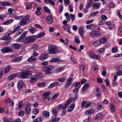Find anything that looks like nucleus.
I'll return each instance as SVG.
<instances>
[{
	"mask_svg": "<svg viewBox=\"0 0 122 122\" xmlns=\"http://www.w3.org/2000/svg\"><path fill=\"white\" fill-rule=\"evenodd\" d=\"M32 72L29 70H22L17 74L18 77L22 78L24 79H27L29 78L28 76L31 75Z\"/></svg>",
	"mask_w": 122,
	"mask_h": 122,
	"instance_id": "f257e3e1",
	"label": "nucleus"
},
{
	"mask_svg": "<svg viewBox=\"0 0 122 122\" xmlns=\"http://www.w3.org/2000/svg\"><path fill=\"white\" fill-rule=\"evenodd\" d=\"M48 52L50 54H55L58 53L59 51L57 49L56 46L54 45H50L48 46Z\"/></svg>",
	"mask_w": 122,
	"mask_h": 122,
	"instance_id": "f03ea898",
	"label": "nucleus"
},
{
	"mask_svg": "<svg viewBox=\"0 0 122 122\" xmlns=\"http://www.w3.org/2000/svg\"><path fill=\"white\" fill-rule=\"evenodd\" d=\"M54 68L53 66L52 65H48L44 66L42 69V70L46 71L44 73L45 74H50L52 72V70Z\"/></svg>",
	"mask_w": 122,
	"mask_h": 122,
	"instance_id": "7ed1b4c3",
	"label": "nucleus"
},
{
	"mask_svg": "<svg viewBox=\"0 0 122 122\" xmlns=\"http://www.w3.org/2000/svg\"><path fill=\"white\" fill-rule=\"evenodd\" d=\"M35 36H30L26 37L25 42L26 44L30 43L34 41L36 39Z\"/></svg>",
	"mask_w": 122,
	"mask_h": 122,
	"instance_id": "20e7f679",
	"label": "nucleus"
},
{
	"mask_svg": "<svg viewBox=\"0 0 122 122\" xmlns=\"http://www.w3.org/2000/svg\"><path fill=\"white\" fill-rule=\"evenodd\" d=\"M29 18V16L27 15L24 17L22 20L20 21V25H24L28 24L30 22Z\"/></svg>",
	"mask_w": 122,
	"mask_h": 122,
	"instance_id": "39448f33",
	"label": "nucleus"
},
{
	"mask_svg": "<svg viewBox=\"0 0 122 122\" xmlns=\"http://www.w3.org/2000/svg\"><path fill=\"white\" fill-rule=\"evenodd\" d=\"M100 34L101 33L99 31L94 30L91 32L90 33V34L92 37L95 38L99 36L100 35Z\"/></svg>",
	"mask_w": 122,
	"mask_h": 122,
	"instance_id": "423d86ee",
	"label": "nucleus"
},
{
	"mask_svg": "<svg viewBox=\"0 0 122 122\" xmlns=\"http://www.w3.org/2000/svg\"><path fill=\"white\" fill-rule=\"evenodd\" d=\"M13 49L11 48L6 47L1 49V50L3 53H5L11 52L13 51Z\"/></svg>",
	"mask_w": 122,
	"mask_h": 122,
	"instance_id": "0eeeda50",
	"label": "nucleus"
},
{
	"mask_svg": "<svg viewBox=\"0 0 122 122\" xmlns=\"http://www.w3.org/2000/svg\"><path fill=\"white\" fill-rule=\"evenodd\" d=\"M48 54L47 53L43 54L39 56V59L41 61L44 60L48 57Z\"/></svg>",
	"mask_w": 122,
	"mask_h": 122,
	"instance_id": "6e6552de",
	"label": "nucleus"
},
{
	"mask_svg": "<svg viewBox=\"0 0 122 122\" xmlns=\"http://www.w3.org/2000/svg\"><path fill=\"white\" fill-rule=\"evenodd\" d=\"M10 35V33H9L7 34H5L4 36L1 38V39L2 40H8L10 39L11 37L9 36Z\"/></svg>",
	"mask_w": 122,
	"mask_h": 122,
	"instance_id": "1a4fd4ad",
	"label": "nucleus"
},
{
	"mask_svg": "<svg viewBox=\"0 0 122 122\" xmlns=\"http://www.w3.org/2000/svg\"><path fill=\"white\" fill-rule=\"evenodd\" d=\"M91 104L90 102H87V101H83L82 102L81 107H85V108H88L90 106Z\"/></svg>",
	"mask_w": 122,
	"mask_h": 122,
	"instance_id": "9d476101",
	"label": "nucleus"
},
{
	"mask_svg": "<svg viewBox=\"0 0 122 122\" xmlns=\"http://www.w3.org/2000/svg\"><path fill=\"white\" fill-rule=\"evenodd\" d=\"M24 85L23 81L22 80L19 81L18 84V87L19 89H21L23 88Z\"/></svg>",
	"mask_w": 122,
	"mask_h": 122,
	"instance_id": "9b49d317",
	"label": "nucleus"
},
{
	"mask_svg": "<svg viewBox=\"0 0 122 122\" xmlns=\"http://www.w3.org/2000/svg\"><path fill=\"white\" fill-rule=\"evenodd\" d=\"M22 58V56L18 57L12 59V61L13 62H17L20 61Z\"/></svg>",
	"mask_w": 122,
	"mask_h": 122,
	"instance_id": "f8f14e48",
	"label": "nucleus"
},
{
	"mask_svg": "<svg viewBox=\"0 0 122 122\" xmlns=\"http://www.w3.org/2000/svg\"><path fill=\"white\" fill-rule=\"evenodd\" d=\"M31 110V109L30 106H28L26 107L25 108V113L26 115L29 114Z\"/></svg>",
	"mask_w": 122,
	"mask_h": 122,
	"instance_id": "ddd939ff",
	"label": "nucleus"
},
{
	"mask_svg": "<svg viewBox=\"0 0 122 122\" xmlns=\"http://www.w3.org/2000/svg\"><path fill=\"white\" fill-rule=\"evenodd\" d=\"M94 110L92 109H90L86 111L85 112V114L86 115L92 114L94 112Z\"/></svg>",
	"mask_w": 122,
	"mask_h": 122,
	"instance_id": "4468645a",
	"label": "nucleus"
},
{
	"mask_svg": "<svg viewBox=\"0 0 122 122\" xmlns=\"http://www.w3.org/2000/svg\"><path fill=\"white\" fill-rule=\"evenodd\" d=\"M53 20L52 17L50 15H49L46 18V21L48 23H51Z\"/></svg>",
	"mask_w": 122,
	"mask_h": 122,
	"instance_id": "2eb2a0df",
	"label": "nucleus"
},
{
	"mask_svg": "<svg viewBox=\"0 0 122 122\" xmlns=\"http://www.w3.org/2000/svg\"><path fill=\"white\" fill-rule=\"evenodd\" d=\"M50 112L47 111H43L42 113V115L45 117H48L50 116Z\"/></svg>",
	"mask_w": 122,
	"mask_h": 122,
	"instance_id": "dca6fc26",
	"label": "nucleus"
},
{
	"mask_svg": "<svg viewBox=\"0 0 122 122\" xmlns=\"http://www.w3.org/2000/svg\"><path fill=\"white\" fill-rule=\"evenodd\" d=\"M11 46L15 49H18L20 47V46L17 44L14 43L11 45Z\"/></svg>",
	"mask_w": 122,
	"mask_h": 122,
	"instance_id": "f3484780",
	"label": "nucleus"
},
{
	"mask_svg": "<svg viewBox=\"0 0 122 122\" xmlns=\"http://www.w3.org/2000/svg\"><path fill=\"white\" fill-rule=\"evenodd\" d=\"M34 5L35 4L33 2L28 3L26 5V7L25 8L27 10H29L32 8V5Z\"/></svg>",
	"mask_w": 122,
	"mask_h": 122,
	"instance_id": "a211bd4d",
	"label": "nucleus"
},
{
	"mask_svg": "<svg viewBox=\"0 0 122 122\" xmlns=\"http://www.w3.org/2000/svg\"><path fill=\"white\" fill-rule=\"evenodd\" d=\"M61 60L59 58H53L50 60V62H58L61 61Z\"/></svg>",
	"mask_w": 122,
	"mask_h": 122,
	"instance_id": "6ab92c4d",
	"label": "nucleus"
},
{
	"mask_svg": "<svg viewBox=\"0 0 122 122\" xmlns=\"http://www.w3.org/2000/svg\"><path fill=\"white\" fill-rule=\"evenodd\" d=\"M58 108L59 110H60L61 109H65L67 107H68L65 104L64 105H63L62 104H60L58 106Z\"/></svg>",
	"mask_w": 122,
	"mask_h": 122,
	"instance_id": "aec40b11",
	"label": "nucleus"
},
{
	"mask_svg": "<svg viewBox=\"0 0 122 122\" xmlns=\"http://www.w3.org/2000/svg\"><path fill=\"white\" fill-rule=\"evenodd\" d=\"M13 21V20L12 19L9 20L7 21L4 22L3 24V25H9L11 24Z\"/></svg>",
	"mask_w": 122,
	"mask_h": 122,
	"instance_id": "412c9836",
	"label": "nucleus"
},
{
	"mask_svg": "<svg viewBox=\"0 0 122 122\" xmlns=\"http://www.w3.org/2000/svg\"><path fill=\"white\" fill-rule=\"evenodd\" d=\"M51 92L49 91L46 92L42 94V95L44 97H47L51 94Z\"/></svg>",
	"mask_w": 122,
	"mask_h": 122,
	"instance_id": "4be33fe9",
	"label": "nucleus"
},
{
	"mask_svg": "<svg viewBox=\"0 0 122 122\" xmlns=\"http://www.w3.org/2000/svg\"><path fill=\"white\" fill-rule=\"evenodd\" d=\"M11 68V66L10 65L6 66L5 68L4 73H6L9 71L10 70Z\"/></svg>",
	"mask_w": 122,
	"mask_h": 122,
	"instance_id": "5701e85b",
	"label": "nucleus"
},
{
	"mask_svg": "<svg viewBox=\"0 0 122 122\" xmlns=\"http://www.w3.org/2000/svg\"><path fill=\"white\" fill-rule=\"evenodd\" d=\"M90 84L89 83H86L83 86L82 90L83 91H85L89 88L90 86Z\"/></svg>",
	"mask_w": 122,
	"mask_h": 122,
	"instance_id": "b1692460",
	"label": "nucleus"
},
{
	"mask_svg": "<svg viewBox=\"0 0 122 122\" xmlns=\"http://www.w3.org/2000/svg\"><path fill=\"white\" fill-rule=\"evenodd\" d=\"M45 34L44 32H41L38 34L36 36V38H41L45 35Z\"/></svg>",
	"mask_w": 122,
	"mask_h": 122,
	"instance_id": "393cba45",
	"label": "nucleus"
},
{
	"mask_svg": "<svg viewBox=\"0 0 122 122\" xmlns=\"http://www.w3.org/2000/svg\"><path fill=\"white\" fill-rule=\"evenodd\" d=\"M43 119V118L42 117H38L32 122H41Z\"/></svg>",
	"mask_w": 122,
	"mask_h": 122,
	"instance_id": "a878e982",
	"label": "nucleus"
},
{
	"mask_svg": "<svg viewBox=\"0 0 122 122\" xmlns=\"http://www.w3.org/2000/svg\"><path fill=\"white\" fill-rule=\"evenodd\" d=\"M59 83L58 81H56L51 83L49 86V88H51L57 85Z\"/></svg>",
	"mask_w": 122,
	"mask_h": 122,
	"instance_id": "bb28decb",
	"label": "nucleus"
},
{
	"mask_svg": "<svg viewBox=\"0 0 122 122\" xmlns=\"http://www.w3.org/2000/svg\"><path fill=\"white\" fill-rule=\"evenodd\" d=\"M73 99L72 98H69L65 104L67 106V107L68 106L71 104L72 102V101Z\"/></svg>",
	"mask_w": 122,
	"mask_h": 122,
	"instance_id": "cd10ccee",
	"label": "nucleus"
},
{
	"mask_svg": "<svg viewBox=\"0 0 122 122\" xmlns=\"http://www.w3.org/2000/svg\"><path fill=\"white\" fill-rule=\"evenodd\" d=\"M10 5V3L7 2H0V5L4 6H8Z\"/></svg>",
	"mask_w": 122,
	"mask_h": 122,
	"instance_id": "c85d7f7f",
	"label": "nucleus"
},
{
	"mask_svg": "<svg viewBox=\"0 0 122 122\" xmlns=\"http://www.w3.org/2000/svg\"><path fill=\"white\" fill-rule=\"evenodd\" d=\"M36 58L34 56H32L27 59V61L28 62H32L35 61L36 60Z\"/></svg>",
	"mask_w": 122,
	"mask_h": 122,
	"instance_id": "c756f323",
	"label": "nucleus"
},
{
	"mask_svg": "<svg viewBox=\"0 0 122 122\" xmlns=\"http://www.w3.org/2000/svg\"><path fill=\"white\" fill-rule=\"evenodd\" d=\"M100 6V4L98 3H94L92 5L93 7L95 8H98Z\"/></svg>",
	"mask_w": 122,
	"mask_h": 122,
	"instance_id": "7c9ffc66",
	"label": "nucleus"
},
{
	"mask_svg": "<svg viewBox=\"0 0 122 122\" xmlns=\"http://www.w3.org/2000/svg\"><path fill=\"white\" fill-rule=\"evenodd\" d=\"M107 41V39L105 37H102L100 40V42L101 43L104 44L106 43Z\"/></svg>",
	"mask_w": 122,
	"mask_h": 122,
	"instance_id": "2f4dec72",
	"label": "nucleus"
},
{
	"mask_svg": "<svg viewBox=\"0 0 122 122\" xmlns=\"http://www.w3.org/2000/svg\"><path fill=\"white\" fill-rule=\"evenodd\" d=\"M110 108L111 111L112 112H114L115 111V108L114 106L112 103H111L110 105Z\"/></svg>",
	"mask_w": 122,
	"mask_h": 122,
	"instance_id": "473e14b6",
	"label": "nucleus"
},
{
	"mask_svg": "<svg viewBox=\"0 0 122 122\" xmlns=\"http://www.w3.org/2000/svg\"><path fill=\"white\" fill-rule=\"evenodd\" d=\"M96 95L97 97H100L101 96L99 89L98 88H97L96 90Z\"/></svg>",
	"mask_w": 122,
	"mask_h": 122,
	"instance_id": "72a5a7b5",
	"label": "nucleus"
},
{
	"mask_svg": "<svg viewBox=\"0 0 122 122\" xmlns=\"http://www.w3.org/2000/svg\"><path fill=\"white\" fill-rule=\"evenodd\" d=\"M103 104L102 103L100 104V103H99L98 104L97 108L99 110H101L103 109L104 107L102 106Z\"/></svg>",
	"mask_w": 122,
	"mask_h": 122,
	"instance_id": "f704fd0d",
	"label": "nucleus"
},
{
	"mask_svg": "<svg viewBox=\"0 0 122 122\" xmlns=\"http://www.w3.org/2000/svg\"><path fill=\"white\" fill-rule=\"evenodd\" d=\"M99 11H97L93 12L90 15L89 17H91L92 16L94 17L97 15L99 13Z\"/></svg>",
	"mask_w": 122,
	"mask_h": 122,
	"instance_id": "c9c22d12",
	"label": "nucleus"
},
{
	"mask_svg": "<svg viewBox=\"0 0 122 122\" xmlns=\"http://www.w3.org/2000/svg\"><path fill=\"white\" fill-rule=\"evenodd\" d=\"M28 30L29 31L32 33H34L36 31L35 29L31 26H30L29 27Z\"/></svg>",
	"mask_w": 122,
	"mask_h": 122,
	"instance_id": "e433bc0d",
	"label": "nucleus"
},
{
	"mask_svg": "<svg viewBox=\"0 0 122 122\" xmlns=\"http://www.w3.org/2000/svg\"><path fill=\"white\" fill-rule=\"evenodd\" d=\"M102 117V114L101 113H99L97 115L96 117V119L99 120Z\"/></svg>",
	"mask_w": 122,
	"mask_h": 122,
	"instance_id": "4c0bfd02",
	"label": "nucleus"
},
{
	"mask_svg": "<svg viewBox=\"0 0 122 122\" xmlns=\"http://www.w3.org/2000/svg\"><path fill=\"white\" fill-rule=\"evenodd\" d=\"M41 9V8L40 7H37L36 8V11L35 12V13L37 15H40L41 14L40 12V10Z\"/></svg>",
	"mask_w": 122,
	"mask_h": 122,
	"instance_id": "58836bf2",
	"label": "nucleus"
},
{
	"mask_svg": "<svg viewBox=\"0 0 122 122\" xmlns=\"http://www.w3.org/2000/svg\"><path fill=\"white\" fill-rule=\"evenodd\" d=\"M63 28L65 29L69 33H71V32L69 31L70 28L69 26L67 25H64L63 26Z\"/></svg>",
	"mask_w": 122,
	"mask_h": 122,
	"instance_id": "ea45409f",
	"label": "nucleus"
},
{
	"mask_svg": "<svg viewBox=\"0 0 122 122\" xmlns=\"http://www.w3.org/2000/svg\"><path fill=\"white\" fill-rule=\"evenodd\" d=\"M16 75L15 74H13L9 76L8 77V79L9 80H12L15 77Z\"/></svg>",
	"mask_w": 122,
	"mask_h": 122,
	"instance_id": "a19ab883",
	"label": "nucleus"
},
{
	"mask_svg": "<svg viewBox=\"0 0 122 122\" xmlns=\"http://www.w3.org/2000/svg\"><path fill=\"white\" fill-rule=\"evenodd\" d=\"M71 60L72 62L73 63H76L77 62L76 60L73 55H72L71 56Z\"/></svg>",
	"mask_w": 122,
	"mask_h": 122,
	"instance_id": "79ce46f5",
	"label": "nucleus"
},
{
	"mask_svg": "<svg viewBox=\"0 0 122 122\" xmlns=\"http://www.w3.org/2000/svg\"><path fill=\"white\" fill-rule=\"evenodd\" d=\"M37 80V78L34 77H32L30 78V82L31 83H33L35 82Z\"/></svg>",
	"mask_w": 122,
	"mask_h": 122,
	"instance_id": "37998d69",
	"label": "nucleus"
},
{
	"mask_svg": "<svg viewBox=\"0 0 122 122\" xmlns=\"http://www.w3.org/2000/svg\"><path fill=\"white\" fill-rule=\"evenodd\" d=\"M39 112V110L37 108H35L33 109L32 113L35 114H37Z\"/></svg>",
	"mask_w": 122,
	"mask_h": 122,
	"instance_id": "c03bdc74",
	"label": "nucleus"
},
{
	"mask_svg": "<svg viewBox=\"0 0 122 122\" xmlns=\"http://www.w3.org/2000/svg\"><path fill=\"white\" fill-rule=\"evenodd\" d=\"M72 81V78H69L66 81V83L71 85Z\"/></svg>",
	"mask_w": 122,
	"mask_h": 122,
	"instance_id": "a18cd8bd",
	"label": "nucleus"
},
{
	"mask_svg": "<svg viewBox=\"0 0 122 122\" xmlns=\"http://www.w3.org/2000/svg\"><path fill=\"white\" fill-rule=\"evenodd\" d=\"M75 41L77 43H80V41L79 40V37L78 36H75Z\"/></svg>",
	"mask_w": 122,
	"mask_h": 122,
	"instance_id": "49530a36",
	"label": "nucleus"
},
{
	"mask_svg": "<svg viewBox=\"0 0 122 122\" xmlns=\"http://www.w3.org/2000/svg\"><path fill=\"white\" fill-rule=\"evenodd\" d=\"M24 38L20 36V37L16 40L17 42H23L24 40Z\"/></svg>",
	"mask_w": 122,
	"mask_h": 122,
	"instance_id": "de8ad7c7",
	"label": "nucleus"
},
{
	"mask_svg": "<svg viewBox=\"0 0 122 122\" xmlns=\"http://www.w3.org/2000/svg\"><path fill=\"white\" fill-rule=\"evenodd\" d=\"M50 100V97H44L43 99V101L45 103H46L49 101Z\"/></svg>",
	"mask_w": 122,
	"mask_h": 122,
	"instance_id": "09e8293b",
	"label": "nucleus"
},
{
	"mask_svg": "<svg viewBox=\"0 0 122 122\" xmlns=\"http://www.w3.org/2000/svg\"><path fill=\"white\" fill-rule=\"evenodd\" d=\"M105 50V48H102L98 49L97 51L99 53H100L104 52Z\"/></svg>",
	"mask_w": 122,
	"mask_h": 122,
	"instance_id": "8fccbe9b",
	"label": "nucleus"
},
{
	"mask_svg": "<svg viewBox=\"0 0 122 122\" xmlns=\"http://www.w3.org/2000/svg\"><path fill=\"white\" fill-rule=\"evenodd\" d=\"M39 46L38 45H33L32 47V50L33 51H35L39 48Z\"/></svg>",
	"mask_w": 122,
	"mask_h": 122,
	"instance_id": "3c124183",
	"label": "nucleus"
},
{
	"mask_svg": "<svg viewBox=\"0 0 122 122\" xmlns=\"http://www.w3.org/2000/svg\"><path fill=\"white\" fill-rule=\"evenodd\" d=\"M92 0L90 1L89 3H88L86 5V7L87 8H88L92 6Z\"/></svg>",
	"mask_w": 122,
	"mask_h": 122,
	"instance_id": "603ef678",
	"label": "nucleus"
},
{
	"mask_svg": "<svg viewBox=\"0 0 122 122\" xmlns=\"http://www.w3.org/2000/svg\"><path fill=\"white\" fill-rule=\"evenodd\" d=\"M21 26V25H18L17 26L12 32V33H14Z\"/></svg>",
	"mask_w": 122,
	"mask_h": 122,
	"instance_id": "864d4df0",
	"label": "nucleus"
},
{
	"mask_svg": "<svg viewBox=\"0 0 122 122\" xmlns=\"http://www.w3.org/2000/svg\"><path fill=\"white\" fill-rule=\"evenodd\" d=\"M64 69L63 67H58L56 69V71L58 72L62 71Z\"/></svg>",
	"mask_w": 122,
	"mask_h": 122,
	"instance_id": "5fc2aeb1",
	"label": "nucleus"
},
{
	"mask_svg": "<svg viewBox=\"0 0 122 122\" xmlns=\"http://www.w3.org/2000/svg\"><path fill=\"white\" fill-rule=\"evenodd\" d=\"M95 55L93 52L90 51L89 53V56L92 58L93 59Z\"/></svg>",
	"mask_w": 122,
	"mask_h": 122,
	"instance_id": "6e6d98bb",
	"label": "nucleus"
},
{
	"mask_svg": "<svg viewBox=\"0 0 122 122\" xmlns=\"http://www.w3.org/2000/svg\"><path fill=\"white\" fill-rule=\"evenodd\" d=\"M23 31V30L22 29H20L16 34L15 36L16 37L17 36L20 34Z\"/></svg>",
	"mask_w": 122,
	"mask_h": 122,
	"instance_id": "4d7b16f0",
	"label": "nucleus"
},
{
	"mask_svg": "<svg viewBox=\"0 0 122 122\" xmlns=\"http://www.w3.org/2000/svg\"><path fill=\"white\" fill-rule=\"evenodd\" d=\"M100 41H99L97 40L93 42V44H94L95 46H99L100 45Z\"/></svg>",
	"mask_w": 122,
	"mask_h": 122,
	"instance_id": "13d9d810",
	"label": "nucleus"
},
{
	"mask_svg": "<svg viewBox=\"0 0 122 122\" xmlns=\"http://www.w3.org/2000/svg\"><path fill=\"white\" fill-rule=\"evenodd\" d=\"M69 17L71 19V20L72 21L74 20L75 16L73 14H71L69 15Z\"/></svg>",
	"mask_w": 122,
	"mask_h": 122,
	"instance_id": "bf43d9fd",
	"label": "nucleus"
},
{
	"mask_svg": "<svg viewBox=\"0 0 122 122\" xmlns=\"http://www.w3.org/2000/svg\"><path fill=\"white\" fill-rule=\"evenodd\" d=\"M44 8V11L48 13H49L51 12V11L47 7L45 6Z\"/></svg>",
	"mask_w": 122,
	"mask_h": 122,
	"instance_id": "052dcab7",
	"label": "nucleus"
},
{
	"mask_svg": "<svg viewBox=\"0 0 122 122\" xmlns=\"http://www.w3.org/2000/svg\"><path fill=\"white\" fill-rule=\"evenodd\" d=\"M35 77L37 79L38 78H41L42 77V75L41 74H37L35 75Z\"/></svg>",
	"mask_w": 122,
	"mask_h": 122,
	"instance_id": "680f3d73",
	"label": "nucleus"
},
{
	"mask_svg": "<svg viewBox=\"0 0 122 122\" xmlns=\"http://www.w3.org/2000/svg\"><path fill=\"white\" fill-rule=\"evenodd\" d=\"M80 82H75L73 83V86L75 87H77L79 86L80 84Z\"/></svg>",
	"mask_w": 122,
	"mask_h": 122,
	"instance_id": "e2e57ef3",
	"label": "nucleus"
},
{
	"mask_svg": "<svg viewBox=\"0 0 122 122\" xmlns=\"http://www.w3.org/2000/svg\"><path fill=\"white\" fill-rule=\"evenodd\" d=\"M63 4H61L59 7V12L60 13H61L62 11L63 8Z\"/></svg>",
	"mask_w": 122,
	"mask_h": 122,
	"instance_id": "0e129e2a",
	"label": "nucleus"
},
{
	"mask_svg": "<svg viewBox=\"0 0 122 122\" xmlns=\"http://www.w3.org/2000/svg\"><path fill=\"white\" fill-rule=\"evenodd\" d=\"M23 102L22 101H20L18 107L19 108L21 109L23 107Z\"/></svg>",
	"mask_w": 122,
	"mask_h": 122,
	"instance_id": "69168bd1",
	"label": "nucleus"
},
{
	"mask_svg": "<svg viewBox=\"0 0 122 122\" xmlns=\"http://www.w3.org/2000/svg\"><path fill=\"white\" fill-rule=\"evenodd\" d=\"M24 114V112L23 111L21 110L19 111L18 113V115L19 116L21 117Z\"/></svg>",
	"mask_w": 122,
	"mask_h": 122,
	"instance_id": "338daca9",
	"label": "nucleus"
},
{
	"mask_svg": "<svg viewBox=\"0 0 122 122\" xmlns=\"http://www.w3.org/2000/svg\"><path fill=\"white\" fill-rule=\"evenodd\" d=\"M118 49L116 47H114L112 49V51L113 52H116L117 51Z\"/></svg>",
	"mask_w": 122,
	"mask_h": 122,
	"instance_id": "774afa93",
	"label": "nucleus"
}]
</instances>
